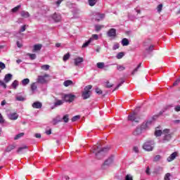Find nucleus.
Here are the masks:
<instances>
[{
	"label": "nucleus",
	"mask_w": 180,
	"mask_h": 180,
	"mask_svg": "<svg viewBox=\"0 0 180 180\" xmlns=\"http://www.w3.org/2000/svg\"><path fill=\"white\" fill-rule=\"evenodd\" d=\"M109 150H110V148L108 146L104 147L101 149L100 146H94L91 151L92 153L96 154V157L98 160H102V158L105 157V154H106V152Z\"/></svg>",
	"instance_id": "obj_1"
},
{
	"label": "nucleus",
	"mask_w": 180,
	"mask_h": 180,
	"mask_svg": "<svg viewBox=\"0 0 180 180\" xmlns=\"http://www.w3.org/2000/svg\"><path fill=\"white\" fill-rule=\"evenodd\" d=\"M91 89L92 85H88L84 87V91L82 93V98L84 100L89 99V98H91Z\"/></svg>",
	"instance_id": "obj_2"
},
{
	"label": "nucleus",
	"mask_w": 180,
	"mask_h": 180,
	"mask_svg": "<svg viewBox=\"0 0 180 180\" xmlns=\"http://www.w3.org/2000/svg\"><path fill=\"white\" fill-rule=\"evenodd\" d=\"M154 141H148L145 142L143 145V150H146V151H153V149L154 148Z\"/></svg>",
	"instance_id": "obj_3"
},
{
	"label": "nucleus",
	"mask_w": 180,
	"mask_h": 180,
	"mask_svg": "<svg viewBox=\"0 0 180 180\" xmlns=\"http://www.w3.org/2000/svg\"><path fill=\"white\" fill-rule=\"evenodd\" d=\"M47 78H50V75L48 74H45L44 76H38V84H47V82H49V79H47Z\"/></svg>",
	"instance_id": "obj_4"
},
{
	"label": "nucleus",
	"mask_w": 180,
	"mask_h": 180,
	"mask_svg": "<svg viewBox=\"0 0 180 180\" xmlns=\"http://www.w3.org/2000/svg\"><path fill=\"white\" fill-rule=\"evenodd\" d=\"M162 134L165 135V136L163 138L164 143H167V142L171 140V139H172V136H171V134H169V129H168L163 130Z\"/></svg>",
	"instance_id": "obj_5"
},
{
	"label": "nucleus",
	"mask_w": 180,
	"mask_h": 180,
	"mask_svg": "<svg viewBox=\"0 0 180 180\" xmlns=\"http://www.w3.org/2000/svg\"><path fill=\"white\" fill-rule=\"evenodd\" d=\"M63 99H64L63 102H69V103H71V102H74V100L75 99V96L72 94H65Z\"/></svg>",
	"instance_id": "obj_6"
},
{
	"label": "nucleus",
	"mask_w": 180,
	"mask_h": 180,
	"mask_svg": "<svg viewBox=\"0 0 180 180\" xmlns=\"http://www.w3.org/2000/svg\"><path fill=\"white\" fill-rule=\"evenodd\" d=\"M139 119H140V117H139V115L136 112H133L128 116V120H130L131 122H135L136 123H139Z\"/></svg>",
	"instance_id": "obj_7"
},
{
	"label": "nucleus",
	"mask_w": 180,
	"mask_h": 180,
	"mask_svg": "<svg viewBox=\"0 0 180 180\" xmlns=\"http://www.w3.org/2000/svg\"><path fill=\"white\" fill-rule=\"evenodd\" d=\"M113 163V158H109L106 160H105L104 164L102 165L101 169H106V167H110L112 164Z\"/></svg>",
	"instance_id": "obj_8"
},
{
	"label": "nucleus",
	"mask_w": 180,
	"mask_h": 180,
	"mask_svg": "<svg viewBox=\"0 0 180 180\" xmlns=\"http://www.w3.org/2000/svg\"><path fill=\"white\" fill-rule=\"evenodd\" d=\"M152 123H153V121L151 120L147 121L146 122H143L141 126V129L142 130H147V129H148V127L151 126Z\"/></svg>",
	"instance_id": "obj_9"
},
{
	"label": "nucleus",
	"mask_w": 180,
	"mask_h": 180,
	"mask_svg": "<svg viewBox=\"0 0 180 180\" xmlns=\"http://www.w3.org/2000/svg\"><path fill=\"white\" fill-rule=\"evenodd\" d=\"M52 19L56 22V23H58V22H61V15L54 13L51 15Z\"/></svg>",
	"instance_id": "obj_10"
},
{
	"label": "nucleus",
	"mask_w": 180,
	"mask_h": 180,
	"mask_svg": "<svg viewBox=\"0 0 180 180\" xmlns=\"http://www.w3.org/2000/svg\"><path fill=\"white\" fill-rule=\"evenodd\" d=\"M107 34L108 36V37H116V29L115 28H111L110 29L108 32Z\"/></svg>",
	"instance_id": "obj_11"
},
{
	"label": "nucleus",
	"mask_w": 180,
	"mask_h": 180,
	"mask_svg": "<svg viewBox=\"0 0 180 180\" xmlns=\"http://www.w3.org/2000/svg\"><path fill=\"white\" fill-rule=\"evenodd\" d=\"M176 157H178V152H174L167 158V161H168V162H171V161H174Z\"/></svg>",
	"instance_id": "obj_12"
},
{
	"label": "nucleus",
	"mask_w": 180,
	"mask_h": 180,
	"mask_svg": "<svg viewBox=\"0 0 180 180\" xmlns=\"http://www.w3.org/2000/svg\"><path fill=\"white\" fill-rule=\"evenodd\" d=\"M41 47H43V45L41 44L34 45L32 50L33 53H37V51H40V50H41Z\"/></svg>",
	"instance_id": "obj_13"
},
{
	"label": "nucleus",
	"mask_w": 180,
	"mask_h": 180,
	"mask_svg": "<svg viewBox=\"0 0 180 180\" xmlns=\"http://www.w3.org/2000/svg\"><path fill=\"white\" fill-rule=\"evenodd\" d=\"M42 106H43V104H41V103L39 101H36L34 103H32V108L34 109H41Z\"/></svg>",
	"instance_id": "obj_14"
},
{
	"label": "nucleus",
	"mask_w": 180,
	"mask_h": 180,
	"mask_svg": "<svg viewBox=\"0 0 180 180\" xmlns=\"http://www.w3.org/2000/svg\"><path fill=\"white\" fill-rule=\"evenodd\" d=\"M74 61H75V65H76V67H77V66L79 65V64H81V63H84V58H81V57L76 58H75Z\"/></svg>",
	"instance_id": "obj_15"
},
{
	"label": "nucleus",
	"mask_w": 180,
	"mask_h": 180,
	"mask_svg": "<svg viewBox=\"0 0 180 180\" xmlns=\"http://www.w3.org/2000/svg\"><path fill=\"white\" fill-rule=\"evenodd\" d=\"M8 117L10 120H17L18 117H19V115L16 114V112H13L9 115Z\"/></svg>",
	"instance_id": "obj_16"
},
{
	"label": "nucleus",
	"mask_w": 180,
	"mask_h": 180,
	"mask_svg": "<svg viewBox=\"0 0 180 180\" xmlns=\"http://www.w3.org/2000/svg\"><path fill=\"white\" fill-rule=\"evenodd\" d=\"M143 133V129L141 128H136V130L134 131V136H140Z\"/></svg>",
	"instance_id": "obj_17"
},
{
	"label": "nucleus",
	"mask_w": 180,
	"mask_h": 180,
	"mask_svg": "<svg viewBox=\"0 0 180 180\" xmlns=\"http://www.w3.org/2000/svg\"><path fill=\"white\" fill-rule=\"evenodd\" d=\"M21 16L22 18H25V19H27V18H30V14L27 11H21Z\"/></svg>",
	"instance_id": "obj_18"
},
{
	"label": "nucleus",
	"mask_w": 180,
	"mask_h": 180,
	"mask_svg": "<svg viewBox=\"0 0 180 180\" xmlns=\"http://www.w3.org/2000/svg\"><path fill=\"white\" fill-rule=\"evenodd\" d=\"M97 18H96V20L97 22H100L101 20H102V19H105V14L104 13H97Z\"/></svg>",
	"instance_id": "obj_19"
},
{
	"label": "nucleus",
	"mask_w": 180,
	"mask_h": 180,
	"mask_svg": "<svg viewBox=\"0 0 180 180\" xmlns=\"http://www.w3.org/2000/svg\"><path fill=\"white\" fill-rule=\"evenodd\" d=\"M11 79H12V75L7 74L5 75L4 82H6V84H8V82H9Z\"/></svg>",
	"instance_id": "obj_20"
},
{
	"label": "nucleus",
	"mask_w": 180,
	"mask_h": 180,
	"mask_svg": "<svg viewBox=\"0 0 180 180\" xmlns=\"http://www.w3.org/2000/svg\"><path fill=\"white\" fill-rule=\"evenodd\" d=\"M162 167H158L152 172V174H153L154 175H158V174H160V171H162Z\"/></svg>",
	"instance_id": "obj_21"
},
{
	"label": "nucleus",
	"mask_w": 180,
	"mask_h": 180,
	"mask_svg": "<svg viewBox=\"0 0 180 180\" xmlns=\"http://www.w3.org/2000/svg\"><path fill=\"white\" fill-rule=\"evenodd\" d=\"M56 102L54 103V106H61L64 103V101L58 100L57 98L55 99Z\"/></svg>",
	"instance_id": "obj_22"
},
{
	"label": "nucleus",
	"mask_w": 180,
	"mask_h": 180,
	"mask_svg": "<svg viewBox=\"0 0 180 180\" xmlns=\"http://www.w3.org/2000/svg\"><path fill=\"white\" fill-rule=\"evenodd\" d=\"M15 145H10L6 148V153H11L12 150H15Z\"/></svg>",
	"instance_id": "obj_23"
},
{
	"label": "nucleus",
	"mask_w": 180,
	"mask_h": 180,
	"mask_svg": "<svg viewBox=\"0 0 180 180\" xmlns=\"http://www.w3.org/2000/svg\"><path fill=\"white\" fill-rule=\"evenodd\" d=\"M73 82H72V80H66V81H65L64 82H63V85H64V86H71V85H73Z\"/></svg>",
	"instance_id": "obj_24"
},
{
	"label": "nucleus",
	"mask_w": 180,
	"mask_h": 180,
	"mask_svg": "<svg viewBox=\"0 0 180 180\" xmlns=\"http://www.w3.org/2000/svg\"><path fill=\"white\" fill-rule=\"evenodd\" d=\"M122 46H129V44H130V42L129 41V39H127V38H124L122 40Z\"/></svg>",
	"instance_id": "obj_25"
},
{
	"label": "nucleus",
	"mask_w": 180,
	"mask_h": 180,
	"mask_svg": "<svg viewBox=\"0 0 180 180\" xmlns=\"http://www.w3.org/2000/svg\"><path fill=\"white\" fill-rule=\"evenodd\" d=\"M27 148H29V147L27 146H24L22 147H20L18 148V150H17V153L18 154H20V153H22V151H23V150H27Z\"/></svg>",
	"instance_id": "obj_26"
},
{
	"label": "nucleus",
	"mask_w": 180,
	"mask_h": 180,
	"mask_svg": "<svg viewBox=\"0 0 180 180\" xmlns=\"http://www.w3.org/2000/svg\"><path fill=\"white\" fill-rule=\"evenodd\" d=\"M88 2L90 6H95L98 2V0H89Z\"/></svg>",
	"instance_id": "obj_27"
},
{
	"label": "nucleus",
	"mask_w": 180,
	"mask_h": 180,
	"mask_svg": "<svg viewBox=\"0 0 180 180\" xmlns=\"http://www.w3.org/2000/svg\"><path fill=\"white\" fill-rule=\"evenodd\" d=\"M97 68H99L100 70L105 68V63L103 62L97 63Z\"/></svg>",
	"instance_id": "obj_28"
},
{
	"label": "nucleus",
	"mask_w": 180,
	"mask_h": 180,
	"mask_svg": "<svg viewBox=\"0 0 180 180\" xmlns=\"http://www.w3.org/2000/svg\"><path fill=\"white\" fill-rule=\"evenodd\" d=\"M24 136H25V133L21 132L15 136L14 140H19V139H20V137H23Z\"/></svg>",
	"instance_id": "obj_29"
},
{
	"label": "nucleus",
	"mask_w": 180,
	"mask_h": 180,
	"mask_svg": "<svg viewBox=\"0 0 180 180\" xmlns=\"http://www.w3.org/2000/svg\"><path fill=\"white\" fill-rule=\"evenodd\" d=\"M70 115H65L63 116V120L65 123H68L69 120H70Z\"/></svg>",
	"instance_id": "obj_30"
},
{
	"label": "nucleus",
	"mask_w": 180,
	"mask_h": 180,
	"mask_svg": "<svg viewBox=\"0 0 180 180\" xmlns=\"http://www.w3.org/2000/svg\"><path fill=\"white\" fill-rule=\"evenodd\" d=\"M70 56L71 55L70 54V53L65 54L63 58V61H67L68 60H70Z\"/></svg>",
	"instance_id": "obj_31"
},
{
	"label": "nucleus",
	"mask_w": 180,
	"mask_h": 180,
	"mask_svg": "<svg viewBox=\"0 0 180 180\" xmlns=\"http://www.w3.org/2000/svg\"><path fill=\"white\" fill-rule=\"evenodd\" d=\"M19 9H20V5H18L15 7H14L13 9H11V12H13V13H16V12H18V11H19Z\"/></svg>",
	"instance_id": "obj_32"
},
{
	"label": "nucleus",
	"mask_w": 180,
	"mask_h": 180,
	"mask_svg": "<svg viewBox=\"0 0 180 180\" xmlns=\"http://www.w3.org/2000/svg\"><path fill=\"white\" fill-rule=\"evenodd\" d=\"M30 82V80L28 78L22 80V85H24V86H25V85H27V84H29Z\"/></svg>",
	"instance_id": "obj_33"
},
{
	"label": "nucleus",
	"mask_w": 180,
	"mask_h": 180,
	"mask_svg": "<svg viewBox=\"0 0 180 180\" xmlns=\"http://www.w3.org/2000/svg\"><path fill=\"white\" fill-rule=\"evenodd\" d=\"M36 89H37V85L36 84V83L31 84V91H32V92H34Z\"/></svg>",
	"instance_id": "obj_34"
},
{
	"label": "nucleus",
	"mask_w": 180,
	"mask_h": 180,
	"mask_svg": "<svg viewBox=\"0 0 180 180\" xmlns=\"http://www.w3.org/2000/svg\"><path fill=\"white\" fill-rule=\"evenodd\" d=\"M91 41H92V38H90L89 39V41H87L86 42H85L83 45L82 47L85 48V47H88V46H89V44H91Z\"/></svg>",
	"instance_id": "obj_35"
},
{
	"label": "nucleus",
	"mask_w": 180,
	"mask_h": 180,
	"mask_svg": "<svg viewBox=\"0 0 180 180\" xmlns=\"http://www.w3.org/2000/svg\"><path fill=\"white\" fill-rule=\"evenodd\" d=\"M41 70H44V71H49V70H50V65H43L41 67Z\"/></svg>",
	"instance_id": "obj_36"
},
{
	"label": "nucleus",
	"mask_w": 180,
	"mask_h": 180,
	"mask_svg": "<svg viewBox=\"0 0 180 180\" xmlns=\"http://www.w3.org/2000/svg\"><path fill=\"white\" fill-rule=\"evenodd\" d=\"M171 176H172V175L171 174V173H167V174L165 175L164 180H171Z\"/></svg>",
	"instance_id": "obj_37"
},
{
	"label": "nucleus",
	"mask_w": 180,
	"mask_h": 180,
	"mask_svg": "<svg viewBox=\"0 0 180 180\" xmlns=\"http://www.w3.org/2000/svg\"><path fill=\"white\" fill-rule=\"evenodd\" d=\"M161 134H162V131H161V130H155V136L156 137H160Z\"/></svg>",
	"instance_id": "obj_38"
},
{
	"label": "nucleus",
	"mask_w": 180,
	"mask_h": 180,
	"mask_svg": "<svg viewBox=\"0 0 180 180\" xmlns=\"http://www.w3.org/2000/svg\"><path fill=\"white\" fill-rule=\"evenodd\" d=\"M117 70L118 71H124L126 70V68L123 65H119L117 66Z\"/></svg>",
	"instance_id": "obj_39"
},
{
	"label": "nucleus",
	"mask_w": 180,
	"mask_h": 180,
	"mask_svg": "<svg viewBox=\"0 0 180 180\" xmlns=\"http://www.w3.org/2000/svg\"><path fill=\"white\" fill-rule=\"evenodd\" d=\"M27 56H30V60H36L37 56H36V54H34V53H28L27 54Z\"/></svg>",
	"instance_id": "obj_40"
},
{
	"label": "nucleus",
	"mask_w": 180,
	"mask_h": 180,
	"mask_svg": "<svg viewBox=\"0 0 180 180\" xmlns=\"http://www.w3.org/2000/svg\"><path fill=\"white\" fill-rule=\"evenodd\" d=\"M124 56V53L123 52H120L118 53V54L117 55V58L118 60H120V58H123V57Z\"/></svg>",
	"instance_id": "obj_41"
},
{
	"label": "nucleus",
	"mask_w": 180,
	"mask_h": 180,
	"mask_svg": "<svg viewBox=\"0 0 180 180\" xmlns=\"http://www.w3.org/2000/svg\"><path fill=\"white\" fill-rule=\"evenodd\" d=\"M79 119H81V116H79V115H75V116H74V117L71 119V121H72V122H77V120H79Z\"/></svg>",
	"instance_id": "obj_42"
},
{
	"label": "nucleus",
	"mask_w": 180,
	"mask_h": 180,
	"mask_svg": "<svg viewBox=\"0 0 180 180\" xmlns=\"http://www.w3.org/2000/svg\"><path fill=\"white\" fill-rule=\"evenodd\" d=\"M18 85H19V82H18V80H15L13 83H12V86L14 89H16V86H18Z\"/></svg>",
	"instance_id": "obj_43"
},
{
	"label": "nucleus",
	"mask_w": 180,
	"mask_h": 180,
	"mask_svg": "<svg viewBox=\"0 0 180 180\" xmlns=\"http://www.w3.org/2000/svg\"><path fill=\"white\" fill-rule=\"evenodd\" d=\"M123 84H124V80H122L120 84H118L117 86L114 89L113 91H117V89H119V88H120V86H122V85H123Z\"/></svg>",
	"instance_id": "obj_44"
},
{
	"label": "nucleus",
	"mask_w": 180,
	"mask_h": 180,
	"mask_svg": "<svg viewBox=\"0 0 180 180\" xmlns=\"http://www.w3.org/2000/svg\"><path fill=\"white\" fill-rule=\"evenodd\" d=\"M60 122H61V120H58L57 118H55L53 120L52 123L54 126H56V124H58V123H60Z\"/></svg>",
	"instance_id": "obj_45"
},
{
	"label": "nucleus",
	"mask_w": 180,
	"mask_h": 180,
	"mask_svg": "<svg viewBox=\"0 0 180 180\" xmlns=\"http://www.w3.org/2000/svg\"><path fill=\"white\" fill-rule=\"evenodd\" d=\"M160 160H161V155H157L156 156H155L153 161L155 162H157L160 161Z\"/></svg>",
	"instance_id": "obj_46"
},
{
	"label": "nucleus",
	"mask_w": 180,
	"mask_h": 180,
	"mask_svg": "<svg viewBox=\"0 0 180 180\" xmlns=\"http://www.w3.org/2000/svg\"><path fill=\"white\" fill-rule=\"evenodd\" d=\"M16 101H19L20 102H23V101H25V97L22 96H18L15 98Z\"/></svg>",
	"instance_id": "obj_47"
},
{
	"label": "nucleus",
	"mask_w": 180,
	"mask_h": 180,
	"mask_svg": "<svg viewBox=\"0 0 180 180\" xmlns=\"http://www.w3.org/2000/svg\"><path fill=\"white\" fill-rule=\"evenodd\" d=\"M154 47V45H150L148 48L146 49L147 53H151L153 51V48Z\"/></svg>",
	"instance_id": "obj_48"
},
{
	"label": "nucleus",
	"mask_w": 180,
	"mask_h": 180,
	"mask_svg": "<svg viewBox=\"0 0 180 180\" xmlns=\"http://www.w3.org/2000/svg\"><path fill=\"white\" fill-rule=\"evenodd\" d=\"M140 67H141V63H139L137 68L134 70L132 72V75H134V72H137V71H139V68H140Z\"/></svg>",
	"instance_id": "obj_49"
},
{
	"label": "nucleus",
	"mask_w": 180,
	"mask_h": 180,
	"mask_svg": "<svg viewBox=\"0 0 180 180\" xmlns=\"http://www.w3.org/2000/svg\"><path fill=\"white\" fill-rule=\"evenodd\" d=\"M157 11L160 13L162 11V4H159L157 7Z\"/></svg>",
	"instance_id": "obj_50"
},
{
	"label": "nucleus",
	"mask_w": 180,
	"mask_h": 180,
	"mask_svg": "<svg viewBox=\"0 0 180 180\" xmlns=\"http://www.w3.org/2000/svg\"><path fill=\"white\" fill-rule=\"evenodd\" d=\"M105 84H106L105 87L107 88H112V86H113V84H110L109 81H107Z\"/></svg>",
	"instance_id": "obj_51"
},
{
	"label": "nucleus",
	"mask_w": 180,
	"mask_h": 180,
	"mask_svg": "<svg viewBox=\"0 0 180 180\" xmlns=\"http://www.w3.org/2000/svg\"><path fill=\"white\" fill-rule=\"evenodd\" d=\"M0 68L1 70H5L6 68V65H5V63L0 62Z\"/></svg>",
	"instance_id": "obj_52"
},
{
	"label": "nucleus",
	"mask_w": 180,
	"mask_h": 180,
	"mask_svg": "<svg viewBox=\"0 0 180 180\" xmlns=\"http://www.w3.org/2000/svg\"><path fill=\"white\" fill-rule=\"evenodd\" d=\"M0 86H3V88H4V89H6V84H5V82H4L1 80H0Z\"/></svg>",
	"instance_id": "obj_53"
},
{
	"label": "nucleus",
	"mask_w": 180,
	"mask_h": 180,
	"mask_svg": "<svg viewBox=\"0 0 180 180\" xmlns=\"http://www.w3.org/2000/svg\"><path fill=\"white\" fill-rule=\"evenodd\" d=\"M125 180H133V176L130 174H127L125 176Z\"/></svg>",
	"instance_id": "obj_54"
},
{
	"label": "nucleus",
	"mask_w": 180,
	"mask_h": 180,
	"mask_svg": "<svg viewBox=\"0 0 180 180\" xmlns=\"http://www.w3.org/2000/svg\"><path fill=\"white\" fill-rule=\"evenodd\" d=\"M96 32H99V30H101V29H102V27H103V25H96Z\"/></svg>",
	"instance_id": "obj_55"
},
{
	"label": "nucleus",
	"mask_w": 180,
	"mask_h": 180,
	"mask_svg": "<svg viewBox=\"0 0 180 180\" xmlns=\"http://www.w3.org/2000/svg\"><path fill=\"white\" fill-rule=\"evenodd\" d=\"M146 175H151V172L150 171V167H147L146 169Z\"/></svg>",
	"instance_id": "obj_56"
},
{
	"label": "nucleus",
	"mask_w": 180,
	"mask_h": 180,
	"mask_svg": "<svg viewBox=\"0 0 180 180\" xmlns=\"http://www.w3.org/2000/svg\"><path fill=\"white\" fill-rule=\"evenodd\" d=\"M179 82H180V77H179V79H177L175 81V82H174L173 86H176V85H178V84H179Z\"/></svg>",
	"instance_id": "obj_57"
},
{
	"label": "nucleus",
	"mask_w": 180,
	"mask_h": 180,
	"mask_svg": "<svg viewBox=\"0 0 180 180\" xmlns=\"http://www.w3.org/2000/svg\"><path fill=\"white\" fill-rule=\"evenodd\" d=\"M96 94H98V95H102V94H103V91H102V90H101L100 89H96Z\"/></svg>",
	"instance_id": "obj_58"
},
{
	"label": "nucleus",
	"mask_w": 180,
	"mask_h": 180,
	"mask_svg": "<svg viewBox=\"0 0 180 180\" xmlns=\"http://www.w3.org/2000/svg\"><path fill=\"white\" fill-rule=\"evenodd\" d=\"M26 30V25H22L21 27V30H20V33H22V32H25Z\"/></svg>",
	"instance_id": "obj_59"
},
{
	"label": "nucleus",
	"mask_w": 180,
	"mask_h": 180,
	"mask_svg": "<svg viewBox=\"0 0 180 180\" xmlns=\"http://www.w3.org/2000/svg\"><path fill=\"white\" fill-rule=\"evenodd\" d=\"M4 122H5L4 117L2 116V114L0 113V123H4Z\"/></svg>",
	"instance_id": "obj_60"
},
{
	"label": "nucleus",
	"mask_w": 180,
	"mask_h": 180,
	"mask_svg": "<svg viewBox=\"0 0 180 180\" xmlns=\"http://www.w3.org/2000/svg\"><path fill=\"white\" fill-rule=\"evenodd\" d=\"M22 46L23 45H22L19 41H17V47H18V49H21Z\"/></svg>",
	"instance_id": "obj_61"
},
{
	"label": "nucleus",
	"mask_w": 180,
	"mask_h": 180,
	"mask_svg": "<svg viewBox=\"0 0 180 180\" xmlns=\"http://www.w3.org/2000/svg\"><path fill=\"white\" fill-rule=\"evenodd\" d=\"M174 110L176 112H180V105H177L175 107Z\"/></svg>",
	"instance_id": "obj_62"
},
{
	"label": "nucleus",
	"mask_w": 180,
	"mask_h": 180,
	"mask_svg": "<svg viewBox=\"0 0 180 180\" xmlns=\"http://www.w3.org/2000/svg\"><path fill=\"white\" fill-rule=\"evenodd\" d=\"M63 0H58L56 2V4L57 5V6H60V4H61V2H63Z\"/></svg>",
	"instance_id": "obj_63"
},
{
	"label": "nucleus",
	"mask_w": 180,
	"mask_h": 180,
	"mask_svg": "<svg viewBox=\"0 0 180 180\" xmlns=\"http://www.w3.org/2000/svg\"><path fill=\"white\" fill-rule=\"evenodd\" d=\"M133 150L135 153H139V148H137V146H134Z\"/></svg>",
	"instance_id": "obj_64"
}]
</instances>
